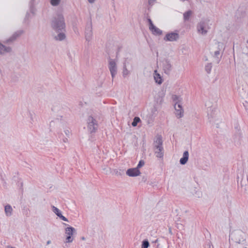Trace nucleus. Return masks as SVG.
<instances>
[{
  "label": "nucleus",
  "mask_w": 248,
  "mask_h": 248,
  "mask_svg": "<svg viewBox=\"0 0 248 248\" xmlns=\"http://www.w3.org/2000/svg\"><path fill=\"white\" fill-rule=\"evenodd\" d=\"M51 26L56 32L65 31V24L63 16L58 14L53 17L51 21Z\"/></svg>",
  "instance_id": "f257e3e1"
},
{
  "label": "nucleus",
  "mask_w": 248,
  "mask_h": 248,
  "mask_svg": "<svg viewBox=\"0 0 248 248\" xmlns=\"http://www.w3.org/2000/svg\"><path fill=\"white\" fill-rule=\"evenodd\" d=\"M209 22V20L207 19L201 21L197 27L198 32L202 35L206 34L208 30L210 29Z\"/></svg>",
  "instance_id": "f03ea898"
},
{
  "label": "nucleus",
  "mask_w": 248,
  "mask_h": 248,
  "mask_svg": "<svg viewBox=\"0 0 248 248\" xmlns=\"http://www.w3.org/2000/svg\"><path fill=\"white\" fill-rule=\"evenodd\" d=\"M244 233L240 230H236L232 232L230 237H231L232 240L237 243H241L245 241L244 238Z\"/></svg>",
  "instance_id": "7ed1b4c3"
},
{
  "label": "nucleus",
  "mask_w": 248,
  "mask_h": 248,
  "mask_svg": "<svg viewBox=\"0 0 248 248\" xmlns=\"http://www.w3.org/2000/svg\"><path fill=\"white\" fill-rule=\"evenodd\" d=\"M85 38L86 41L90 42L93 38V28L91 21L87 23L85 30Z\"/></svg>",
  "instance_id": "20e7f679"
},
{
  "label": "nucleus",
  "mask_w": 248,
  "mask_h": 248,
  "mask_svg": "<svg viewBox=\"0 0 248 248\" xmlns=\"http://www.w3.org/2000/svg\"><path fill=\"white\" fill-rule=\"evenodd\" d=\"M98 124L97 121L92 116L88 118V128L91 133L94 132L97 130Z\"/></svg>",
  "instance_id": "39448f33"
},
{
  "label": "nucleus",
  "mask_w": 248,
  "mask_h": 248,
  "mask_svg": "<svg viewBox=\"0 0 248 248\" xmlns=\"http://www.w3.org/2000/svg\"><path fill=\"white\" fill-rule=\"evenodd\" d=\"M75 232V229L71 226L65 229V233L66 235L65 243H71L73 242L74 238L72 235Z\"/></svg>",
  "instance_id": "423d86ee"
},
{
  "label": "nucleus",
  "mask_w": 248,
  "mask_h": 248,
  "mask_svg": "<svg viewBox=\"0 0 248 248\" xmlns=\"http://www.w3.org/2000/svg\"><path fill=\"white\" fill-rule=\"evenodd\" d=\"M108 69L110 71L112 78L113 79L117 73V67L114 60L109 59L108 62Z\"/></svg>",
  "instance_id": "0eeeda50"
},
{
  "label": "nucleus",
  "mask_w": 248,
  "mask_h": 248,
  "mask_svg": "<svg viewBox=\"0 0 248 248\" xmlns=\"http://www.w3.org/2000/svg\"><path fill=\"white\" fill-rule=\"evenodd\" d=\"M179 38V34L177 32H170L167 33L164 38L166 41H176Z\"/></svg>",
  "instance_id": "6e6552de"
},
{
  "label": "nucleus",
  "mask_w": 248,
  "mask_h": 248,
  "mask_svg": "<svg viewBox=\"0 0 248 248\" xmlns=\"http://www.w3.org/2000/svg\"><path fill=\"white\" fill-rule=\"evenodd\" d=\"M126 174L130 177H135L140 175V172L138 168H131L127 170Z\"/></svg>",
  "instance_id": "1a4fd4ad"
},
{
  "label": "nucleus",
  "mask_w": 248,
  "mask_h": 248,
  "mask_svg": "<svg viewBox=\"0 0 248 248\" xmlns=\"http://www.w3.org/2000/svg\"><path fill=\"white\" fill-rule=\"evenodd\" d=\"M175 109L176 111L175 114L176 116L178 118H181L183 116L184 111L182 109V107L181 104L176 103L174 106Z\"/></svg>",
  "instance_id": "9d476101"
},
{
  "label": "nucleus",
  "mask_w": 248,
  "mask_h": 248,
  "mask_svg": "<svg viewBox=\"0 0 248 248\" xmlns=\"http://www.w3.org/2000/svg\"><path fill=\"white\" fill-rule=\"evenodd\" d=\"M162 144L163 140L161 135H157L156 137V140L154 141V147L155 148H159V149H162Z\"/></svg>",
  "instance_id": "9b49d317"
},
{
  "label": "nucleus",
  "mask_w": 248,
  "mask_h": 248,
  "mask_svg": "<svg viewBox=\"0 0 248 248\" xmlns=\"http://www.w3.org/2000/svg\"><path fill=\"white\" fill-rule=\"evenodd\" d=\"M217 49L214 52V57L218 58V56L220 54V51L222 50V54L223 52L224 48H223V44L222 43L217 42Z\"/></svg>",
  "instance_id": "f8f14e48"
},
{
  "label": "nucleus",
  "mask_w": 248,
  "mask_h": 248,
  "mask_svg": "<svg viewBox=\"0 0 248 248\" xmlns=\"http://www.w3.org/2000/svg\"><path fill=\"white\" fill-rule=\"evenodd\" d=\"M163 68L166 74H169L170 73L171 69V65L169 61L166 60L164 62Z\"/></svg>",
  "instance_id": "ddd939ff"
},
{
  "label": "nucleus",
  "mask_w": 248,
  "mask_h": 248,
  "mask_svg": "<svg viewBox=\"0 0 248 248\" xmlns=\"http://www.w3.org/2000/svg\"><path fill=\"white\" fill-rule=\"evenodd\" d=\"M22 31H18L15 32L7 40V42H12L15 41L17 38L23 33Z\"/></svg>",
  "instance_id": "4468645a"
},
{
  "label": "nucleus",
  "mask_w": 248,
  "mask_h": 248,
  "mask_svg": "<svg viewBox=\"0 0 248 248\" xmlns=\"http://www.w3.org/2000/svg\"><path fill=\"white\" fill-rule=\"evenodd\" d=\"M189 157V154L187 151L184 152L183 157L180 160V163L181 165H185L188 161Z\"/></svg>",
  "instance_id": "2eb2a0df"
},
{
  "label": "nucleus",
  "mask_w": 248,
  "mask_h": 248,
  "mask_svg": "<svg viewBox=\"0 0 248 248\" xmlns=\"http://www.w3.org/2000/svg\"><path fill=\"white\" fill-rule=\"evenodd\" d=\"M154 79L156 83L158 84H161L162 82V78L160 75L157 72V70H155L154 73Z\"/></svg>",
  "instance_id": "dca6fc26"
},
{
  "label": "nucleus",
  "mask_w": 248,
  "mask_h": 248,
  "mask_svg": "<svg viewBox=\"0 0 248 248\" xmlns=\"http://www.w3.org/2000/svg\"><path fill=\"white\" fill-rule=\"evenodd\" d=\"M11 51L10 47H7L0 43V54H4Z\"/></svg>",
  "instance_id": "f3484780"
},
{
  "label": "nucleus",
  "mask_w": 248,
  "mask_h": 248,
  "mask_svg": "<svg viewBox=\"0 0 248 248\" xmlns=\"http://www.w3.org/2000/svg\"><path fill=\"white\" fill-rule=\"evenodd\" d=\"M57 32L58 33V34L57 36H55V39L57 41H63L66 37L65 33L63 32V31Z\"/></svg>",
  "instance_id": "a211bd4d"
},
{
  "label": "nucleus",
  "mask_w": 248,
  "mask_h": 248,
  "mask_svg": "<svg viewBox=\"0 0 248 248\" xmlns=\"http://www.w3.org/2000/svg\"><path fill=\"white\" fill-rule=\"evenodd\" d=\"M130 73V71H129L126 68V60H125L123 63V70L122 72L123 76L124 78H125L127 76L129 75Z\"/></svg>",
  "instance_id": "6ab92c4d"
},
{
  "label": "nucleus",
  "mask_w": 248,
  "mask_h": 248,
  "mask_svg": "<svg viewBox=\"0 0 248 248\" xmlns=\"http://www.w3.org/2000/svg\"><path fill=\"white\" fill-rule=\"evenodd\" d=\"M155 35H160L162 33V31L156 27L155 25L153 26V27H151L149 29Z\"/></svg>",
  "instance_id": "aec40b11"
},
{
  "label": "nucleus",
  "mask_w": 248,
  "mask_h": 248,
  "mask_svg": "<svg viewBox=\"0 0 248 248\" xmlns=\"http://www.w3.org/2000/svg\"><path fill=\"white\" fill-rule=\"evenodd\" d=\"M4 211L7 216L9 217L12 215L13 209L10 205H6L4 207Z\"/></svg>",
  "instance_id": "412c9836"
},
{
  "label": "nucleus",
  "mask_w": 248,
  "mask_h": 248,
  "mask_svg": "<svg viewBox=\"0 0 248 248\" xmlns=\"http://www.w3.org/2000/svg\"><path fill=\"white\" fill-rule=\"evenodd\" d=\"M155 149L156 156L158 158H162L164 155L163 147H162V149L160 150L159 148H155Z\"/></svg>",
  "instance_id": "4be33fe9"
},
{
  "label": "nucleus",
  "mask_w": 248,
  "mask_h": 248,
  "mask_svg": "<svg viewBox=\"0 0 248 248\" xmlns=\"http://www.w3.org/2000/svg\"><path fill=\"white\" fill-rule=\"evenodd\" d=\"M192 14V12L191 10H188L185 12L183 14L184 20L185 21H187L189 20L190 16Z\"/></svg>",
  "instance_id": "5701e85b"
},
{
  "label": "nucleus",
  "mask_w": 248,
  "mask_h": 248,
  "mask_svg": "<svg viewBox=\"0 0 248 248\" xmlns=\"http://www.w3.org/2000/svg\"><path fill=\"white\" fill-rule=\"evenodd\" d=\"M52 207V210L53 211V212L58 216L59 217L61 214H62L61 213V212L60 211V210L57 208V207H56L55 206L52 205L51 206Z\"/></svg>",
  "instance_id": "b1692460"
},
{
  "label": "nucleus",
  "mask_w": 248,
  "mask_h": 248,
  "mask_svg": "<svg viewBox=\"0 0 248 248\" xmlns=\"http://www.w3.org/2000/svg\"><path fill=\"white\" fill-rule=\"evenodd\" d=\"M140 121V119L138 117H135L132 123V125L133 126H136L137 125L138 123H139Z\"/></svg>",
  "instance_id": "393cba45"
},
{
  "label": "nucleus",
  "mask_w": 248,
  "mask_h": 248,
  "mask_svg": "<svg viewBox=\"0 0 248 248\" xmlns=\"http://www.w3.org/2000/svg\"><path fill=\"white\" fill-rule=\"evenodd\" d=\"M205 248H214V246L210 240H208L206 241L205 245Z\"/></svg>",
  "instance_id": "a878e982"
},
{
  "label": "nucleus",
  "mask_w": 248,
  "mask_h": 248,
  "mask_svg": "<svg viewBox=\"0 0 248 248\" xmlns=\"http://www.w3.org/2000/svg\"><path fill=\"white\" fill-rule=\"evenodd\" d=\"M212 64L211 63H208L207 65L205 66V70L206 71V72L208 74H209L211 71L212 69Z\"/></svg>",
  "instance_id": "bb28decb"
},
{
  "label": "nucleus",
  "mask_w": 248,
  "mask_h": 248,
  "mask_svg": "<svg viewBox=\"0 0 248 248\" xmlns=\"http://www.w3.org/2000/svg\"><path fill=\"white\" fill-rule=\"evenodd\" d=\"M149 246V243L147 240H144L142 242L141 248H148Z\"/></svg>",
  "instance_id": "cd10ccee"
},
{
  "label": "nucleus",
  "mask_w": 248,
  "mask_h": 248,
  "mask_svg": "<svg viewBox=\"0 0 248 248\" xmlns=\"http://www.w3.org/2000/svg\"><path fill=\"white\" fill-rule=\"evenodd\" d=\"M61 2V0H50V4L53 6H58Z\"/></svg>",
  "instance_id": "c85d7f7f"
},
{
  "label": "nucleus",
  "mask_w": 248,
  "mask_h": 248,
  "mask_svg": "<svg viewBox=\"0 0 248 248\" xmlns=\"http://www.w3.org/2000/svg\"><path fill=\"white\" fill-rule=\"evenodd\" d=\"M144 165V161L142 160H140L139 161V164H138V165L136 168H138V170H139V169L140 168H141V167H142Z\"/></svg>",
  "instance_id": "c756f323"
},
{
  "label": "nucleus",
  "mask_w": 248,
  "mask_h": 248,
  "mask_svg": "<svg viewBox=\"0 0 248 248\" xmlns=\"http://www.w3.org/2000/svg\"><path fill=\"white\" fill-rule=\"evenodd\" d=\"M147 21H148V23H149V29H150V28H151V27H153V26H154V25L153 24V22H152V20H151L150 18H148L147 19Z\"/></svg>",
  "instance_id": "7c9ffc66"
},
{
  "label": "nucleus",
  "mask_w": 248,
  "mask_h": 248,
  "mask_svg": "<svg viewBox=\"0 0 248 248\" xmlns=\"http://www.w3.org/2000/svg\"><path fill=\"white\" fill-rule=\"evenodd\" d=\"M59 217L61 219H62V220L63 221H68V219L67 218H66L65 217H64L62 215V214H61Z\"/></svg>",
  "instance_id": "2f4dec72"
},
{
  "label": "nucleus",
  "mask_w": 248,
  "mask_h": 248,
  "mask_svg": "<svg viewBox=\"0 0 248 248\" xmlns=\"http://www.w3.org/2000/svg\"><path fill=\"white\" fill-rule=\"evenodd\" d=\"M64 133L66 136H69L70 133V132L68 130H65L64 131Z\"/></svg>",
  "instance_id": "473e14b6"
},
{
  "label": "nucleus",
  "mask_w": 248,
  "mask_h": 248,
  "mask_svg": "<svg viewBox=\"0 0 248 248\" xmlns=\"http://www.w3.org/2000/svg\"><path fill=\"white\" fill-rule=\"evenodd\" d=\"M30 117L32 122H33V115L30 113Z\"/></svg>",
  "instance_id": "72a5a7b5"
},
{
  "label": "nucleus",
  "mask_w": 248,
  "mask_h": 248,
  "mask_svg": "<svg viewBox=\"0 0 248 248\" xmlns=\"http://www.w3.org/2000/svg\"><path fill=\"white\" fill-rule=\"evenodd\" d=\"M89 2L90 3H93L95 0H88Z\"/></svg>",
  "instance_id": "f704fd0d"
},
{
  "label": "nucleus",
  "mask_w": 248,
  "mask_h": 248,
  "mask_svg": "<svg viewBox=\"0 0 248 248\" xmlns=\"http://www.w3.org/2000/svg\"><path fill=\"white\" fill-rule=\"evenodd\" d=\"M68 141V139L67 138H65L63 140V141L64 142H66Z\"/></svg>",
  "instance_id": "c9c22d12"
},
{
  "label": "nucleus",
  "mask_w": 248,
  "mask_h": 248,
  "mask_svg": "<svg viewBox=\"0 0 248 248\" xmlns=\"http://www.w3.org/2000/svg\"><path fill=\"white\" fill-rule=\"evenodd\" d=\"M51 243V241L50 240H48L46 242V244L47 245H49Z\"/></svg>",
  "instance_id": "e433bc0d"
},
{
  "label": "nucleus",
  "mask_w": 248,
  "mask_h": 248,
  "mask_svg": "<svg viewBox=\"0 0 248 248\" xmlns=\"http://www.w3.org/2000/svg\"><path fill=\"white\" fill-rule=\"evenodd\" d=\"M154 1V0H149V3L150 4H151V2H152V1Z\"/></svg>",
  "instance_id": "4c0bfd02"
},
{
  "label": "nucleus",
  "mask_w": 248,
  "mask_h": 248,
  "mask_svg": "<svg viewBox=\"0 0 248 248\" xmlns=\"http://www.w3.org/2000/svg\"><path fill=\"white\" fill-rule=\"evenodd\" d=\"M8 248H16L13 247H11V246H9Z\"/></svg>",
  "instance_id": "58836bf2"
},
{
  "label": "nucleus",
  "mask_w": 248,
  "mask_h": 248,
  "mask_svg": "<svg viewBox=\"0 0 248 248\" xmlns=\"http://www.w3.org/2000/svg\"><path fill=\"white\" fill-rule=\"evenodd\" d=\"M177 98V96L176 95H175V96H174V99H176V98Z\"/></svg>",
  "instance_id": "ea45409f"
},
{
  "label": "nucleus",
  "mask_w": 248,
  "mask_h": 248,
  "mask_svg": "<svg viewBox=\"0 0 248 248\" xmlns=\"http://www.w3.org/2000/svg\"><path fill=\"white\" fill-rule=\"evenodd\" d=\"M158 241V239H156L155 241V243H157Z\"/></svg>",
  "instance_id": "a19ab883"
},
{
  "label": "nucleus",
  "mask_w": 248,
  "mask_h": 248,
  "mask_svg": "<svg viewBox=\"0 0 248 248\" xmlns=\"http://www.w3.org/2000/svg\"><path fill=\"white\" fill-rule=\"evenodd\" d=\"M82 240H84V239H85L84 237H83L82 238Z\"/></svg>",
  "instance_id": "79ce46f5"
},
{
  "label": "nucleus",
  "mask_w": 248,
  "mask_h": 248,
  "mask_svg": "<svg viewBox=\"0 0 248 248\" xmlns=\"http://www.w3.org/2000/svg\"><path fill=\"white\" fill-rule=\"evenodd\" d=\"M169 232H171V230H170H170H169Z\"/></svg>",
  "instance_id": "37998d69"
},
{
  "label": "nucleus",
  "mask_w": 248,
  "mask_h": 248,
  "mask_svg": "<svg viewBox=\"0 0 248 248\" xmlns=\"http://www.w3.org/2000/svg\"><path fill=\"white\" fill-rule=\"evenodd\" d=\"M63 224H64V225H68L67 224H65V223H63Z\"/></svg>",
  "instance_id": "c03bdc74"
},
{
  "label": "nucleus",
  "mask_w": 248,
  "mask_h": 248,
  "mask_svg": "<svg viewBox=\"0 0 248 248\" xmlns=\"http://www.w3.org/2000/svg\"><path fill=\"white\" fill-rule=\"evenodd\" d=\"M181 0V1H185L186 0Z\"/></svg>",
  "instance_id": "a18cd8bd"
}]
</instances>
